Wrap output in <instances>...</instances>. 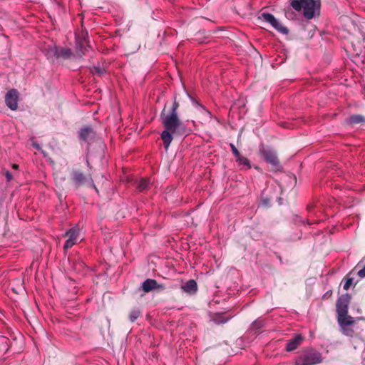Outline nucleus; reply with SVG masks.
<instances>
[{"label":"nucleus","instance_id":"1","mask_svg":"<svg viewBox=\"0 0 365 365\" xmlns=\"http://www.w3.org/2000/svg\"><path fill=\"white\" fill-rule=\"evenodd\" d=\"M166 104L160 113L162 124L165 130L161 133L160 137L163 142L164 148L168 150L175 137H180L185 134L186 126L180 120L178 115V109L180 104L174 98L170 110L165 113Z\"/></svg>","mask_w":365,"mask_h":365},{"label":"nucleus","instance_id":"2","mask_svg":"<svg viewBox=\"0 0 365 365\" xmlns=\"http://www.w3.org/2000/svg\"><path fill=\"white\" fill-rule=\"evenodd\" d=\"M292 9L300 11L303 9L304 16L309 20L319 15L320 0H289Z\"/></svg>","mask_w":365,"mask_h":365},{"label":"nucleus","instance_id":"3","mask_svg":"<svg viewBox=\"0 0 365 365\" xmlns=\"http://www.w3.org/2000/svg\"><path fill=\"white\" fill-rule=\"evenodd\" d=\"M259 155L270 165L272 170L279 171L282 169L277 152L271 148L262 146L259 148Z\"/></svg>","mask_w":365,"mask_h":365},{"label":"nucleus","instance_id":"4","mask_svg":"<svg viewBox=\"0 0 365 365\" xmlns=\"http://www.w3.org/2000/svg\"><path fill=\"white\" fill-rule=\"evenodd\" d=\"M71 180L76 188H78L79 187L84 185H88L93 187L97 192H98L97 187L93 183V180L92 178L91 173H90L84 174L80 170L73 169L72 170Z\"/></svg>","mask_w":365,"mask_h":365},{"label":"nucleus","instance_id":"5","mask_svg":"<svg viewBox=\"0 0 365 365\" xmlns=\"http://www.w3.org/2000/svg\"><path fill=\"white\" fill-rule=\"evenodd\" d=\"M321 362L319 352L310 349L304 351L297 359L296 365H314Z\"/></svg>","mask_w":365,"mask_h":365},{"label":"nucleus","instance_id":"6","mask_svg":"<svg viewBox=\"0 0 365 365\" xmlns=\"http://www.w3.org/2000/svg\"><path fill=\"white\" fill-rule=\"evenodd\" d=\"M261 18L266 22L269 23L279 32L283 34H289V29L278 21L272 14L262 13L261 14Z\"/></svg>","mask_w":365,"mask_h":365},{"label":"nucleus","instance_id":"7","mask_svg":"<svg viewBox=\"0 0 365 365\" xmlns=\"http://www.w3.org/2000/svg\"><path fill=\"white\" fill-rule=\"evenodd\" d=\"M350 300L351 296L349 294H343L339 297L336 304L337 316H345L348 314Z\"/></svg>","mask_w":365,"mask_h":365},{"label":"nucleus","instance_id":"8","mask_svg":"<svg viewBox=\"0 0 365 365\" xmlns=\"http://www.w3.org/2000/svg\"><path fill=\"white\" fill-rule=\"evenodd\" d=\"M79 235L80 229L78 227H75L68 230L65 233V237H66L68 239L64 244L63 249L67 250L68 249L72 247L78 240Z\"/></svg>","mask_w":365,"mask_h":365},{"label":"nucleus","instance_id":"9","mask_svg":"<svg viewBox=\"0 0 365 365\" xmlns=\"http://www.w3.org/2000/svg\"><path fill=\"white\" fill-rule=\"evenodd\" d=\"M19 92L16 89L9 90L5 96V103L6 106L11 110H16L18 108Z\"/></svg>","mask_w":365,"mask_h":365},{"label":"nucleus","instance_id":"10","mask_svg":"<svg viewBox=\"0 0 365 365\" xmlns=\"http://www.w3.org/2000/svg\"><path fill=\"white\" fill-rule=\"evenodd\" d=\"M96 133L91 126H85L79 131V138L81 140L88 142V143L95 139Z\"/></svg>","mask_w":365,"mask_h":365},{"label":"nucleus","instance_id":"11","mask_svg":"<svg viewBox=\"0 0 365 365\" xmlns=\"http://www.w3.org/2000/svg\"><path fill=\"white\" fill-rule=\"evenodd\" d=\"M181 289L190 295H193L197 292V284L194 279H189L185 284L182 285Z\"/></svg>","mask_w":365,"mask_h":365},{"label":"nucleus","instance_id":"12","mask_svg":"<svg viewBox=\"0 0 365 365\" xmlns=\"http://www.w3.org/2000/svg\"><path fill=\"white\" fill-rule=\"evenodd\" d=\"M303 339L304 338L300 334L295 336L287 342L286 350L287 351L295 350L302 344Z\"/></svg>","mask_w":365,"mask_h":365},{"label":"nucleus","instance_id":"13","mask_svg":"<svg viewBox=\"0 0 365 365\" xmlns=\"http://www.w3.org/2000/svg\"><path fill=\"white\" fill-rule=\"evenodd\" d=\"M73 56L71 49L58 46L56 53V59H70Z\"/></svg>","mask_w":365,"mask_h":365},{"label":"nucleus","instance_id":"14","mask_svg":"<svg viewBox=\"0 0 365 365\" xmlns=\"http://www.w3.org/2000/svg\"><path fill=\"white\" fill-rule=\"evenodd\" d=\"M157 281L153 279H147L141 284V289L145 293L155 290Z\"/></svg>","mask_w":365,"mask_h":365},{"label":"nucleus","instance_id":"15","mask_svg":"<svg viewBox=\"0 0 365 365\" xmlns=\"http://www.w3.org/2000/svg\"><path fill=\"white\" fill-rule=\"evenodd\" d=\"M57 48L55 45H48L45 48L44 52L48 59L53 61L56 58Z\"/></svg>","mask_w":365,"mask_h":365},{"label":"nucleus","instance_id":"16","mask_svg":"<svg viewBox=\"0 0 365 365\" xmlns=\"http://www.w3.org/2000/svg\"><path fill=\"white\" fill-rule=\"evenodd\" d=\"M337 321H338L339 326L352 325L355 322L354 318L348 315V314H346L345 316H337Z\"/></svg>","mask_w":365,"mask_h":365},{"label":"nucleus","instance_id":"17","mask_svg":"<svg viewBox=\"0 0 365 365\" xmlns=\"http://www.w3.org/2000/svg\"><path fill=\"white\" fill-rule=\"evenodd\" d=\"M230 318V317H225L223 313H217L213 316L212 321L215 324L220 325L227 322Z\"/></svg>","mask_w":365,"mask_h":365},{"label":"nucleus","instance_id":"18","mask_svg":"<svg viewBox=\"0 0 365 365\" xmlns=\"http://www.w3.org/2000/svg\"><path fill=\"white\" fill-rule=\"evenodd\" d=\"M349 123L351 125H356L359 123H365V117L362 115L356 114L350 116L349 118Z\"/></svg>","mask_w":365,"mask_h":365},{"label":"nucleus","instance_id":"19","mask_svg":"<svg viewBox=\"0 0 365 365\" xmlns=\"http://www.w3.org/2000/svg\"><path fill=\"white\" fill-rule=\"evenodd\" d=\"M150 180L146 178H142L137 184V189L140 192H144L149 188Z\"/></svg>","mask_w":365,"mask_h":365},{"label":"nucleus","instance_id":"20","mask_svg":"<svg viewBox=\"0 0 365 365\" xmlns=\"http://www.w3.org/2000/svg\"><path fill=\"white\" fill-rule=\"evenodd\" d=\"M90 71L92 74L97 75L98 76H103L106 73V70L101 66H93L90 68Z\"/></svg>","mask_w":365,"mask_h":365},{"label":"nucleus","instance_id":"21","mask_svg":"<svg viewBox=\"0 0 365 365\" xmlns=\"http://www.w3.org/2000/svg\"><path fill=\"white\" fill-rule=\"evenodd\" d=\"M240 165H244L247 169L251 168L250 161L242 155L236 159Z\"/></svg>","mask_w":365,"mask_h":365},{"label":"nucleus","instance_id":"22","mask_svg":"<svg viewBox=\"0 0 365 365\" xmlns=\"http://www.w3.org/2000/svg\"><path fill=\"white\" fill-rule=\"evenodd\" d=\"M140 315V312L138 309L134 308L129 313V320L131 322H134Z\"/></svg>","mask_w":365,"mask_h":365},{"label":"nucleus","instance_id":"23","mask_svg":"<svg viewBox=\"0 0 365 365\" xmlns=\"http://www.w3.org/2000/svg\"><path fill=\"white\" fill-rule=\"evenodd\" d=\"M341 331L343 334L348 336H353L354 331L353 329L349 327L347 325H342L340 326Z\"/></svg>","mask_w":365,"mask_h":365},{"label":"nucleus","instance_id":"24","mask_svg":"<svg viewBox=\"0 0 365 365\" xmlns=\"http://www.w3.org/2000/svg\"><path fill=\"white\" fill-rule=\"evenodd\" d=\"M264 327V321L262 319H257L252 324V329L254 330H259Z\"/></svg>","mask_w":365,"mask_h":365},{"label":"nucleus","instance_id":"25","mask_svg":"<svg viewBox=\"0 0 365 365\" xmlns=\"http://www.w3.org/2000/svg\"><path fill=\"white\" fill-rule=\"evenodd\" d=\"M285 16L288 19L294 20L296 19L297 14L292 10V9L288 8L284 10Z\"/></svg>","mask_w":365,"mask_h":365},{"label":"nucleus","instance_id":"26","mask_svg":"<svg viewBox=\"0 0 365 365\" xmlns=\"http://www.w3.org/2000/svg\"><path fill=\"white\" fill-rule=\"evenodd\" d=\"M309 29V34L307 36V38H312V36L314 34L315 26H314V25H306V26H304V30L305 29Z\"/></svg>","mask_w":365,"mask_h":365},{"label":"nucleus","instance_id":"27","mask_svg":"<svg viewBox=\"0 0 365 365\" xmlns=\"http://www.w3.org/2000/svg\"><path fill=\"white\" fill-rule=\"evenodd\" d=\"M230 148L236 159L241 155L240 153L238 151V150L237 149L234 144L231 143Z\"/></svg>","mask_w":365,"mask_h":365},{"label":"nucleus","instance_id":"28","mask_svg":"<svg viewBox=\"0 0 365 365\" xmlns=\"http://www.w3.org/2000/svg\"><path fill=\"white\" fill-rule=\"evenodd\" d=\"M352 282H353L352 278L347 279L345 284H344V289L345 290H348L349 289L350 286L352 284Z\"/></svg>","mask_w":365,"mask_h":365},{"label":"nucleus","instance_id":"29","mask_svg":"<svg viewBox=\"0 0 365 365\" xmlns=\"http://www.w3.org/2000/svg\"><path fill=\"white\" fill-rule=\"evenodd\" d=\"M166 289V287L163 284H159L157 282V284L155 287V290H157L158 292H163Z\"/></svg>","mask_w":365,"mask_h":365},{"label":"nucleus","instance_id":"30","mask_svg":"<svg viewBox=\"0 0 365 365\" xmlns=\"http://www.w3.org/2000/svg\"><path fill=\"white\" fill-rule=\"evenodd\" d=\"M205 34V31H200L197 34H196V41H199L200 43L202 42V38H201V36H203Z\"/></svg>","mask_w":365,"mask_h":365},{"label":"nucleus","instance_id":"31","mask_svg":"<svg viewBox=\"0 0 365 365\" xmlns=\"http://www.w3.org/2000/svg\"><path fill=\"white\" fill-rule=\"evenodd\" d=\"M357 274L360 278L365 277V266L358 272Z\"/></svg>","mask_w":365,"mask_h":365},{"label":"nucleus","instance_id":"32","mask_svg":"<svg viewBox=\"0 0 365 365\" xmlns=\"http://www.w3.org/2000/svg\"><path fill=\"white\" fill-rule=\"evenodd\" d=\"M6 178L8 181H10L12 179V175L10 172L7 171L6 173Z\"/></svg>","mask_w":365,"mask_h":365},{"label":"nucleus","instance_id":"33","mask_svg":"<svg viewBox=\"0 0 365 365\" xmlns=\"http://www.w3.org/2000/svg\"><path fill=\"white\" fill-rule=\"evenodd\" d=\"M331 295V291L327 292L324 294V296H323V299H327V298L329 297Z\"/></svg>","mask_w":365,"mask_h":365},{"label":"nucleus","instance_id":"34","mask_svg":"<svg viewBox=\"0 0 365 365\" xmlns=\"http://www.w3.org/2000/svg\"><path fill=\"white\" fill-rule=\"evenodd\" d=\"M86 164H87V166H88L90 169H91V164H90V163H89V161H88V159L86 160Z\"/></svg>","mask_w":365,"mask_h":365},{"label":"nucleus","instance_id":"35","mask_svg":"<svg viewBox=\"0 0 365 365\" xmlns=\"http://www.w3.org/2000/svg\"><path fill=\"white\" fill-rule=\"evenodd\" d=\"M18 168H19V165H16V164H14V165H13V168H14V169H17Z\"/></svg>","mask_w":365,"mask_h":365},{"label":"nucleus","instance_id":"36","mask_svg":"<svg viewBox=\"0 0 365 365\" xmlns=\"http://www.w3.org/2000/svg\"><path fill=\"white\" fill-rule=\"evenodd\" d=\"M312 208H313L312 205H309V206L307 207V209H308L309 210H311Z\"/></svg>","mask_w":365,"mask_h":365},{"label":"nucleus","instance_id":"37","mask_svg":"<svg viewBox=\"0 0 365 365\" xmlns=\"http://www.w3.org/2000/svg\"><path fill=\"white\" fill-rule=\"evenodd\" d=\"M362 38L364 40H365V34H362Z\"/></svg>","mask_w":365,"mask_h":365},{"label":"nucleus","instance_id":"38","mask_svg":"<svg viewBox=\"0 0 365 365\" xmlns=\"http://www.w3.org/2000/svg\"><path fill=\"white\" fill-rule=\"evenodd\" d=\"M364 261H365V257H364L363 258V259L360 262V263H361V262H364Z\"/></svg>","mask_w":365,"mask_h":365}]
</instances>
